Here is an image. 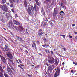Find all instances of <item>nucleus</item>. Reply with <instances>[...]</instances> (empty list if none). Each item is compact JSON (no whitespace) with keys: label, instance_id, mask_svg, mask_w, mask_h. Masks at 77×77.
<instances>
[{"label":"nucleus","instance_id":"nucleus-1","mask_svg":"<svg viewBox=\"0 0 77 77\" xmlns=\"http://www.w3.org/2000/svg\"><path fill=\"white\" fill-rule=\"evenodd\" d=\"M60 69L58 67L57 68V69L55 68L54 69L55 71H56L55 74H54V77H57V76H59V74H60Z\"/></svg>","mask_w":77,"mask_h":77},{"label":"nucleus","instance_id":"nucleus-2","mask_svg":"<svg viewBox=\"0 0 77 77\" xmlns=\"http://www.w3.org/2000/svg\"><path fill=\"white\" fill-rule=\"evenodd\" d=\"M58 9L57 8H55L54 10V13H53V16L54 18H56V17L57 15L58 14Z\"/></svg>","mask_w":77,"mask_h":77},{"label":"nucleus","instance_id":"nucleus-3","mask_svg":"<svg viewBox=\"0 0 77 77\" xmlns=\"http://www.w3.org/2000/svg\"><path fill=\"white\" fill-rule=\"evenodd\" d=\"M0 71L2 72V73H4V75L5 77H9V75L7 74L3 70V68H2V66L1 65H0Z\"/></svg>","mask_w":77,"mask_h":77},{"label":"nucleus","instance_id":"nucleus-4","mask_svg":"<svg viewBox=\"0 0 77 77\" xmlns=\"http://www.w3.org/2000/svg\"><path fill=\"white\" fill-rule=\"evenodd\" d=\"M48 63L49 64H51L53 65L54 63L55 62V59L53 58V57H52L51 58V60H48Z\"/></svg>","mask_w":77,"mask_h":77},{"label":"nucleus","instance_id":"nucleus-5","mask_svg":"<svg viewBox=\"0 0 77 77\" xmlns=\"http://www.w3.org/2000/svg\"><path fill=\"white\" fill-rule=\"evenodd\" d=\"M2 9L4 11V12H7L8 11V7H7V6L6 5H3L2 7Z\"/></svg>","mask_w":77,"mask_h":77},{"label":"nucleus","instance_id":"nucleus-6","mask_svg":"<svg viewBox=\"0 0 77 77\" xmlns=\"http://www.w3.org/2000/svg\"><path fill=\"white\" fill-rule=\"evenodd\" d=\"M7 72H10V73H12V70L11 69V68L9 66H7Z\"/></svg>","mask_w":77,"mask_h":77},{"label":"nucleus","instance_id":"nucleus-7","mask_svg":"<svg viewBox=\"0 0 77 77\" xmlns=\"http://www.w3.org/2000/svg\"><path fill=\"white\" fill-rule=\"evenodd\" d=\"M42 29H39V32L38 33V36H40L44 34V32L43 31L42 32Z\"/></svg>","mask_w":77,"mask_h":77},{"label":"nucleus","instance_id":"nucleus-8","mask_svg":"<svg viewBox=\"0 0 77 77\" xmlns=\"http://www.w3.org/2000/svg\"><path fill=\"white\" fill-rule=\"evenodd\" d=\"M1 60L3 63H6V59L4 57L1 56Z\"/></svg>","mask_w":77,"mask_h":77},{"label":"nucleus","instance_id":"nucleus-9","mask_svg":"<svg viewBox=\"0 0 77 77\" xmlns=\"http://www.w3.org/2000/svg\"><path fill=\"white\" fill-rule=\"evenodd\" d=\"M13 21L14 24H16V25H17V26H18V25H20V23L18 22L17 20L14 19L13 20Z\"/></svg>","mask_w":77,"mask_h":77},{"label":"nucleus","instance_id":"nucleus-10","mask_svg":"<svg viewBox=\"0 0 77 77\" xmlns=\"http://www.w3.org/2000/svg\"><path fill=\"white\" fill-rule=\"evenodd\" d=\"M33 44H31L32 46V47H33V48H34V47L35 49L36 50H37V47L36 46V45H36V43H35V42H33Z\"/></svg>","mask_w":77,"mask_h":77},{"label":"nucleus","instance_id":"nucleus-11","mask_svg":"<svg viewBox=\"0 0 77 77\" xmlns=\"http://www.w3.org/2000/svg\"><path fill=\"white\" fill-rule=\"evenodd\" d=\"M53 69V67L51 66H50L48 68V70L47 71V72L49 74V71H51Z\"/></svg>","mask_w":77,"mask_h":77},{"label":"nucleus","instance_id":"nucleus-12","mask_svg":"<svg viewBox=\"0 0 77 77\" xmlns=\"http://www.w3.org/2000/svg\"><path fill=\"white\" fill-rule=\"evenodd\" d=\"M27 11L29 14H30L32 13L31 11V9H30V7L28 6V9H27Z\"/></svg>","mask_w":77,"mask_h":77},{"label":"nucleus","instance_id":"nucleus-13","mask_svg":"<svg viewBox=\"0 0 77 77\" xmlns=\"http://www.w3.org/2000/svg\"><path fill=\"white\" fill-rule=\"evenodd\" d=\"M13 25V22H11L9 23L8 27L9 28H12V26Z\"/></svg>","mask_w":77,"mask_h":77},{"label":"nucleus","instance_id":"nucleus-14","mask_svg":"<svg viewBox=\"0 0 77 77\" xmlns=\"http://www.w3.org/2000/svg\"><path fill=\"white\" fill-rule=\"evenodd\" d=\"M24 2V4L25 5V7L26 8H27V0H23Z\"/></svg>","mask_w":77,"mask_h":77},{"label":"nucleus","instance_id":"nucleus-15","mask_svg":"<svg viewBox=\"0 0 77 77\" xmlns=\"http://www.w3.org/2000/svg\"><path fill=\"white\" fill-rule=\"evenodd\" d=\"M57 59L56 58L55 59V64L56 65V66H57L58 64H59V62L57 61Z\"/></svg>","mask_w":77,"mask_h":77},{"label":"nucleus","instance_id":"nucleus-16","mask_svg":"<svg viewBox=\"0 0 77 77\" xmlns=\"http://www.w3.org/2000/svg\"><path fill=\"white\" fill-rule=\"evenodd\" d=\"M8 55V57L10 59H12V58H13V56H12V55L11 54H10L9 55Z\"/></svg>","mask_w":77,"mask_h":77},{"label":"nucleus","instance_id":"nucleus-17","mask_svg":"<svg viewBox=\"0 0 77 77\" xmlns=\"http://www.w3.org/2000/svg\"><path fill=\"white\" fill-rule=\"evenodd\" d=\"M14 25H13V27H14V30H18V27L16 26H14Z\"/></svg>","mask_w":77,"mask_h":77},{"label":"nucleus","instance_id":"nucleus-18","mask_svg":"<svg viewBox=\"0 0 77 77\" xmlns=\"http://www.w3.org/2000/svg\"><path fill=\"white\" fill-rule=\"evenodd\" d=\"M9 14L8 13H6L5 14V16L6 18H7V19H9Z\"/></svg>","mask_w":77,"mask_h":77},{"label":"nucleus","instance_id":"nucleus-19","mask_svg":"<svg viewBox=\"0 0 77 77\" xmlns=\"http://www.w3.org/2000/svg\"><path fill=\"white\" fill-rule=\"evenodd\" d=\"M31 9L32 12H33V11H34V7L33 6V5L31 6Z\"/></svg>","mask_w":77,"mask_h":77},{"label":"nucleus","instance_id":"nucleus-20","mask_svg":"<svg viewBox=\"0 0 77 77\" xmlns=\"http://www.w3.org/2000/svg\"><path fill=\"white\" fill-rule=\"evenodd\" d=\"M9 2L10 3H12V2L14 3H15V0H9Z\"/></svg>","mask_w":77,"mask_h":77},{"label":"nucleus","instance_id":"nucleus-21","mask_svg":"<svg viewBox=\"0 0 77 77\" xmlns=\"http://www.w3.org/2000/svg\"><path fill=\"white\" fill-rule=\"evenodd\" d=\"M59 5H61V7H62V8H64V5H63V4L62 2L61 3V4H60Z\"/></svg>","mask_w":77,"mask_h":77},{"label":"nucleus","instance_id":"nucleus-22","mask_svg":"<svg viewBox=\"0 0 77 77\" xmlns=\"http://www.w3.org/2000/svg\"><path fill=\"white\" fill-rule=\"evenodd\" d=\"M36 5H37L38 6H39L40 5V3H39V1H37L36 2Z\"/></svg>","mask_w":77,"mask_h":77},{"label":"nucleus","instance_id":"nucleus-23","mask_svg":"<svg viewBox=\"0 0 77 77\" xmlns=\"http://www.w3.org/2000/svg\"><path fill=\"white\" fill-rule=\"evenodd\" d=\"M3 77V74L2 73V72L0 71V77Z\"/></svg>","mask_w":77,"mask_h":77},{"label":"nucleus","instance_id":"nucleus-24","mask_svg":"<svg viewBox=\"0 0 77 77\" xmlns=\"http://www.w3.org/2000/svg\"><path fill=\"white\" fill-rule=\"evenodd\" d=\"M34 10L35 11H36V4H34Z\"/></svg>","mask_w":77,"mask_h":77},{"label":"nucleus","instance_id":"nucleus-25","mask_svg":"<svg viewBox=\"0 0 77 77\" xmlns=\"http://www.w3.org/2000/svg\"><path fill=\"white\" fill-rule=\"evenodd\" d=\"M9 66H10V68H11V69L13 70V71H14V67L10 65H9Z\"/></svg>","mask_w":77,"mask_h":77},{"label":"nucleus","instance_id":"nucleus-26","mask_svg":"<svg viewBox=\"0 0 77 77\" xmlns=\"http://www.w3.org/2000/svg\"><path fill=\"white\" fill-rule=\"evenodd\" d=\"M6 2V0H2V3L3 4H4V3H5Z\"/></svg>","mask_w":77,"mask_h":77},{"label":"nucleus","instance_id":"nucleus-27","mask_svg":"<svg viewBox=\"0 0 77 77\" xmlns=\"http://www.w3.org/2000/svg\"><path fill=\"white\" fill-rule=\"evenodd\" d=\"M8 60L10 63H13V61L12 60L8 59Z\"/></svg>","mask_w":77,"mask_h":77},{"label":"nucleus","instance_id":"nucleus-28","mask_svg":"<svg viewBox=\"0 0 77 77\" xmlns=\"http://www.w3.org/2000/svg\"><path fill=\"white\" fill-rule=\"evenodd\" d=\"M60 13H61V14H62L63 15H65V13L63 11H61V12H60Z\"/></svg>","mask_w":77,"mask_h":77},{"label":"nucleus","instance_id":"nucleus-29","mask_svg":"<svg viewBox=\"0 0 77 77\" xmlns=\"http://www.w3.org/2000/svg\"><path fill=\"white\" fill-rule=\"evenodd\" d=\"M45 51H46V53H48V54L50 53V51H49V50L46 49Z\"/></svg>","mask_w":77,"mask_h":77},{"label":"nucleus","instance_id":"nucleus-30","mask_svg":"<svg viewBox=\"0 0 77 77\" xmlns=\"http://www.w3.org/2000/svg\"><path fill=\"white\" fill-rule=\"evenodd\" d=\"M44 11V8H43V7H42L41 8V12H43V11Z\"/></svg>","mask_w":77,"mask_h":77},{"label":"nucleus","instance_id":"nucleus-31","mask_svg":"<svg viewBox=\"0 0 77 77\" xmlns=\"http://www.w3.org/2000/svg\"><path fill=\"white\" fill-rule=\"evenodd\" d=\"M18 60L19 62H20V63H22V61H21V60L20 59H18Z\"/></svg>","mask_w":77,"mask_h":77},{"label":"nucleus","instance_id":"nucleus-32","mask_svg":"<svg viewBox=\"0 0 77 77\" xmlns=\"http://www.w3.org/2000/svg\"><path fill=\"white\" fill-rule=\"evenodd\" d=\"M5 49L7 51H9V48H8V47L6 48H5Z\"/></svg>","mask_w":77,"mask_h":77},{"label":"nucleus","instance_id":"nucleus-33","mask_svg":"<svg viewBox=\"0 0 77 77\" xmlns=\"http://www.w3.org/2000/svg\"><path fill=\"white\" fill-rule=\"evenodd\" d=\"M44 42H45L44 43H45V42H47V39H46V38H44Z\"/></svg>","mask_w":77,"mask_h":77},{"label":"nucleus","instance_id":"nucleus-34","mask_svg":"<svg viewBox=\"0 0 77 77\" xmlns=\"http://www.w3.org/2000/svg\"><path fill=\"white\" fill-rule=\"evenodd\" d=\"M45 21H46V22H47V21H48V20L47 18V17H45Z\"/></svg>","mask_w":77,"mask_h":77},{"label":"nucleus","instance_id":"nucleus-35","mask_svg":"<svg viewBox=\"0 0 77 77\" xmlns=\"http://www.w3.org/2000/svg\"><path fill=\"white\" fill-rule=\"evenodd\" d=\"M16 61L18 64H20V63L18 62V59H16Z\"/></svg>","mask_w":77,"mask_h":77},{"label":"nucleus","instance_id":"nucleus-36","mask_svg":"<svg viewBox=\"0 0 77 77\" xmlns=\"http://www.w3.org/2000/svg\"><path fill=\"white\" fill-rule=\"evenodd\" d=\"M10 6L11 7H14V5H13L12 4H11Z\"/></svg>","mask_w":77,"mask_h":77},{"label":"nucleus","instance_id":"nucleus-37","mask_svg":"<svg viewBox=\"0 0 77 77\" xmlns=\"http://www.w3.org/2000/svg\"><path fill=\"white\" fill-rule=\"evenodd\" d=\"M71 72L72 74H74V70L72 69L71 70Z\"/></svg>","mask_w":77,"mask_h":77},{"label":"nucleus","instance_id":"nucleus-38","mask_svg":"<svg viewBox=\"0 0 77 77\" xmlns=\"http://www.w3.org/2000/svg\"><path fill=\"white\" fill-rule=\"evenodd\" d=\"M16 39H17V40H19L20 37H19L18 36H16Z\"/></svg>","mask_w":77,"mask_h":77},{"label":"nucleus","instance_id":"nucleus-39","mask_svg":"<svg viewBox=\"0 0 77 77\" xmlns=\"http://www.w3.org/2000/svg\"><path fill=\"white\" fill-rule=\"evenodd\" d=\"M60 36H63V38H65V35H60Z\"/></svg>","mask_w":77,"mask_h":77},{"label":"nucleus","instance_id":"nucleus-40","mask_svg":"<svg viewBox=\"0 0 77 77\" xmlns=\"http://www.w3.org/2000/svg\"><path fill=\"white\" fill-rule=\"evenodd\" d=\"M15 18H18V15H17V14H15Z\"/></svg>","mask_w":77,"mask_h":77},{"label":"nucleus","instance_id":"nucleus-41","mask_svg":"<svg viewBox=\"0 0 77 77\" xmlns=\"http://www.w3.org/2000/svg\"><path fill=\"white\" fill-rule=\"evenodd\" d=\"M1 21H2V23L5 22V20H3V19H1Z\"/></svg>","mask_w":77,"mask_h":77},{"label":"nucleus","instance_id":"nucleus-42","mask_svg":"<svg viewBox=\"0 0 77 77\" xmlns=\"http://www.w3.org/2000/svg\"><path fill=\"white\" fill-rule=\"evenodd\" d=\"M47 71H45L44 74L45 75H47Z\"/></svg>","mask_w":77,"mask_h":77},{"label":"nucleus","instance_id":"nucleus-43","mask_svg":"<svg viewBox=\"0 0 77 77\" xmlns=\"http://www.w3.org/2000/svg\"><path fill=\"white\" fill-rule=\"evenodd\" d=\"M73 64H74V65H77V62L75 63V62H73Z\"/></svg>","mask_w":77,"mask_h":77},{"label":"nucleus","instance_id":"nucleus-44","mask_svg":"<svg viewBox=\"0 0 77 77\" xmlns=\"http://www.w3.org/2000/svg\"><path fill=\"white\" fill-rule=\"evenodd\" d=\"M20 41H23V38L21 37L19 38Z\"/></svg>","mask_w":77,"mask_h":77},{"label":"nucleus","instance_id":"nucleus-45","mask_svg":"<svg viewBox=\"0 0 77 77\" xmlns=\"http://www.w3.org/2000/svg\"><path fill=\"white\" fill-rule=\"evenodd\" d=\"M18 1H19V0H15V3H18Z\"/></svg>","mask_w":77,"mask_h":77},{"label":"nucleus","instance_id":"nucleus-46","mask_svg":"<svg viewBox=\"0 0 77 77\" xmlns=\"http://www.w3.org/2000/svg\"><path fill=\"white\" fill-rule=\"evenodd\" d=\"M51 54L53 55L54 54V53H53V51H51Z\"/></svg>","mask_w":77,"mask_h":77},{"label":"nucleus","instance_id":"nucleus-47","mask_svg":"<svg viewBox=\"0 0 77 77\" xmlns=\"http://www.w3.org/2000/svg\"><path fill=\"white\" fill-rule=\"evenodd\" d=\"M42 26H45V25H44V23H42L41 24Z\"/></svg>","mask_w":77,"mask_h":77},{"label":"nucleus","instance_id":"nucleus-48","mask_svg":"<svg viewBox=\"0 0 77 77\" xmlns=\"http://www.w3.org/2000/svg\"><path fill=\"white\" fill-rule=\"evenodd\" d=\"M2 50L3 51H4V52L5 51V49H4V48H2Z\"/></svg>","mask_w":77,"mask_h":77},{"label":"nucleus","instance_id":"nucleus-49","mask_svg":"<svg viewBox=\"0 0 77 77\" xmlns=\"http://www.w3.org/2000/svg\"><path fill=\"white\" fill-rule=\"evenodd\" d=\"M10 76L11 77H13V75H12V74L11 73H10Z\"/></svg>","mask_w":77,"mask_h":77},{"label":"nucleus","instance_id":"nucleus-50","mask_svg":"<svg viewBox=\"0 0 77 77\" xmlns=\"http://www.w3.org/2000/svg\"><path fill=\"white\" fill-rule=\"evenodd\" d=\"M11 11H12V12H13V13H14V12H15V11H14V10L13 9H11Z\"/></svg>","mask_w":77,"mask_h":77},{"label":"nucleus","instance_id":"nucleus-51","mask_svg":"<svg viewBox=\"0 0 77 77\" xmlns=\"http://www.w3.org/2000/svg\"><path fill=\"white\" fill-rule=\"evenodd\" d=\"M27 75L28 76H29V77H32V75L29 74H28Z\"/></svg>","mask_w":77,"mask_h":77},{"label":"nucleus","instance_id":"nucleus-52","mask_svg":"<svg viewBox=\"0 0 77 77\" xmlns=\"http://www.w3.org/2000/svg\"><path fill=\"white\" fill-rule=\"evenodd\" d=\"M58 56H60V57H63V56L60 55V54H58Z\"/></svg>","mask_w":77,"mask_h":77},{"label":"nucleus","instance_id":"nucleus-53","mask_svg":"<svg viewBox=\"0 0 77 77\" xmlns=\"http://www.w3.org/2000/svg\"><path fill=\"white\" fill-rule=\"evenodd\" d=\"M69 37L70 38H72V36H71L70 35H69Z\"/></svg>","mask_w":77,"mask_h":77},{"label":"nucleus","instance_id":"nucleus-54","mask_svg":"<svg viewBox=\"0 0 77 77\" xmlns=\"http://www.w3.org/2000/svg\"><path fill=\"white\" fill-rule=\"evenodd\" d=\"M13 66H15V63H12Z\"/></svg>","mask_w":77,"mask_h":77},{"label":"nucleus","instance_id":"nucleus-55","mask_svg":"<svg viewBox=\"0 0 77 77\" xmlns=\"http://www.w3.org/2000/svg\"><path fill=\"white\" fill-rule=\"evenodd\" d=\"M47 2H50V0H46Z\"/></svg>","mask_w":77,"mask_h":77},{"label":"nucleus","instance_id":"nucleus-56","mask_svg":"<svg viewBox=\"0 0 77 77\" xmlns=\"http://www.w3.org/2000/svg\"><path fill=\"white\" fill-rule=\"evenodd\" d=\"M50 25H51V26H53V23L51 22L50 23Z\"/></svg>","mask_w":77,"mask_h":77},{"label":"nucleus","instance_id":"nucleus-57","mask_svg":"<svg viewBox=\"0 0 77 77\" xmlns=\"http://www.w3.org/2000/svg\"><path fill=\"white\" fill-rule=\"evenodd\" d=\"M7 5V6H9L10 5L9 3H6Z\"/></svg>","mask_w":77,"mask_h":77},{"label":"nucleus","instance_id":"nucleus-58","mask_svg":"<svg viewBox=\"0 0 77 77\" xmlns=\"http://www.w3.org/2000/svg\"><path fill=\"white\" fill-rule=\"evenodd\" d=\"M20 65L21 66H24V65L23 64H20Z\"/></svg>","mask_w":77,"mask_h":77},{"label":"nucleus","instance_id":"nucleus-59","mask_svg":"<svg viewBox=\"0 0 77 77\" xmlns=\"http://www.w3.org/2000/svg\"><path fill=\"white\" fill-rule=\"evenodd\" d=\"M42 45L44 47H45V45Z\"/></svg>","mask_w":77,"mask_h":77},{"label":"nucleus","instance_id":"nucleus-60","mask_svg":"<svg viewBox=\"0 0 77 77\" xmlns=\"http://www.w3.org/2000/svg\"><path fill=\"white\" fill-rule=\"evenodd\" d=\"M74 33L75 35H77V32H74Z\"/></svg>","mask_w":77,"mask_h":77},{"label":"nucleus","instance_id":"nucleus-61","mask_svg":"<svg viewBox=\"0 0 77 77\" xmlns=\"http://www.w3.org/2000/svg\"><path fill=\"white\" fill-rule=\"evenodd\" d=\"M74 26H75V24H73L72 25V27H74Z\"/></svg>","mask_w":77,"mask_h":77},{"label":"nucleus","instance_id":"nucleus-62","mask_svg":"<svg viewBox=\"0 0 77 77\" xmlns=\"http://www.w3.org/2000/svg\"><path fill=\"white\" fill-rule=\"evenodd\" d=\"M39 43V41H37V43L38 44Z\"/></svg>","mask_w":77,"mask_h":77},{"label":"nucleus","instance_id":"nucleus-63","mask_svg":"<svg viewBox=\"0 0 77 77\" xmlns=\"http://www.w3.org/2000/svg\"><path fill=\"white\" fill-rule=\"evenodd\" d=\"M43 23H44V25H46V24H47V23H46V22H45Z\"/></svg>","mask_w":77,"mask_h":77},{"label":"nucleus","instance_id":"nucleus-64","mask_svg":"<svg viewBox=\"0 0 77 77\" xmlns=\"http://www.w3.org/2000/svg\"><path fill=\"white\" fill-rule=\"evenodd\" d=\"M38 54L39 55H40V56H42V54H41V53H39Z\"/></svg>","mask_w":77,"mask_h":77}]
</instances>
